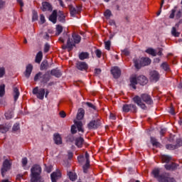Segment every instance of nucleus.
<instances>
[{"mask_svg": "<svg viewBox=\"0 0 182 182\" xmlns=\"http://www.w3.org/2000/svg\"><path fill=\"white\" fill-rule=\"evenodd\" d=\"M72 38L73 39H70V37L68 33L64 34L63 37H60L59 41L61 43H65V41L67 40V45L64 47V49L68 48V49L72 50V49H73V46H75L76 43H80V41H82V37L76 33H73Z\"/></svg>", "mask_w": 182, "mask_h": 182, "instance_id": "nucleus-1", "label": "nucleus"}, {"mask_svg": "<svg viewBox=\"0 0 182 182\" xmlns=\"http://www.w3.org/2000/svg\"><path fill=\"white\" fill-rule=\"evenodd\" d=\"M132 100L134 103H136L137 106L141 107V109H143V110L147 109L146 105H153V100L151 99V97L149 94H141L139 97V95H136L132 98ZM143 102H144V104Z\"/></svg>", "mask_w": 182, "mask_h": 182, "instance_id": "nucleus-2", "label": "nucleus"}, {"mask_svg": "<svg viewBox=\"0 0 182 182\" xmlns=\"http://www.w3.org/2000/svg\"><path fill=\"white\" fill-rule=\"evenodd\" d=\"M42 168L39 165H34L31 169V182L41 181Z\"/></svg>", "mask_w": 182, "mask_h": 182, "instance_id": "nucleus-3", "label": "nucleus"}, {"mask_svg": "<svg viewBox=\"0 0 182 182\" xmlns=\"http://www.w3.org/2000/svg\"><path fill=\"white\" fill-rule=\"evenodd\" d=\"M38 80H41V83H48L50 80V75L46 73L44 75L42 73L39 72L34 77V81L38 82Z\"/></svg>", "mask_w": 182, "mask_h": 182, "instance_id": "nucleus-4", "label": "nucleus"}, {"mask_svg": "<svg viewBox=\"0 0 182 182\" xmlns=\"http://www.w3.org/2000/svg\"><path fill=\"white\" fill-rule=\"evenodd\" d=\"M89 157H90L89 153L87 152H85V157L83 155H80L77 157V160L79 163H83V161H85V159H86V163L83 166L84 173H87V168H89V167L90 166V161L89 160Z\"/></svg>", "mask_w": 182, "mask_h": 182, "instance_id": "nucleus-5", "label": "nucleus"}, {"mask_svg": "<svg viewBox=\"0 0 182 182\" xmlns=\"http://www.w3.org/2000/svg\"><path fill=\"white\" fill-rule=\"evenodd\" d=\"M134 63L136 69H140L141 66H149L151 63V60L149 58H142L139 63L137 59H134Z\"/></svg>", "mask_w": 182, "mask_h": 182, "instance_id": "nucleus-6", "label": "nucleus"}, {"mask_svg": "<svg viewBox=\"0 0 182 182\" xmlns=\"http://www.w3.org/2000/svg\"><path fill=\"white\" fill-rule=\"evenodd\" d=\"M122 112L124 113H137V107L134 104H124L122 106Z\"/></svg>", "mask_w": 182, "mask_h": 182, "instance_id": "nucleus-7", "label": "nucleus"}, {"mask_svg": "<svg viewBox=\"0 0 182 182\" xmlns=\"http://www.w3.org/2000/svg\"><path fill=\"white\" fill-rule=\"evenodd\" d=\"M33 95H36L40 100H43V97H45V89H39V87H36L33 90Z\"/></svg>", "mask_w": 182, "mask_h": 182, "instance_id": "nucleus-8", "label": "nucleus"}, {"mask_svg": "<svg viewBox=\"0 0 182 182\" xmlns=\"http://www.w3.org/2000/svg\"><path fill=\"white\" fill-rule=\"evenodd\" d=\"M102 122H100V119H97L96 120H92L87 124V127L90 130L97 129L100 127Z\"/></svg>", "mask_w": 182, "mask_h": 182, "instance_id": "nucleus-9", "label": "nucleus"}, {"mask_svg": "<svg viewBox=\"0 0 182 182\" xmlns=\"http://www.w3.org/2000/svg\"><path fill=\"white\" fill-rule=\"evenodd\" d=\"M11 169V162L8 159H6L3 163V166L1 168V175L2 177H5V173L8 170Z\"/></svg>", "mask_w": 182, "mask_h": 182, "instance_id": "nucleus-10", "label": "nucleus"}, {"mask_svg": "<svg viewBox=\"0 0 182 182\" xmlns=\"http://www.w3.org/2000/svg\"><path fill=\"white\" fill-rule=\"evenodd\" d=\"M52 182H56L62 177L60 170L58 169L56 171L53 172L50 175Z\"/></svg>", "mask_w": 182, "mask_h": 182, "instance_id": "nucleus-11", "label": "nucleus"}, {"mask_svg": "<svg viewBox=\"0 0 182 182\" xmlns=\"http://www.w3.org/2000/svg\"><path fill=\"white\" fill-rule=\"evenodd\" d=\"M111 73L114 79H119L122 75V70L118 67H114L111 69Z\"/></svg>", "mask_w": 182, "mask_h": 182, "instance_id": "nucleus-12", "label": "nucleus"}, {"mask_svg": "<svg viewBox=\"0 0 182 182\" xmlns=\"http://www.w3.org/2000/svg\"><path fill=\"white\" fill-rule=\"evenodd\" d=\"M76 67H77V69H78V70H82V71L87 70V69H89V65H87V63L82 61L77 62L76 64Z\"/></svg>", "mask_w": 182, "mask_h": 182, "instance_id": "nucleus-13", "label": "nucleus"}, {"mask_svg": "<svg viewBox=\"0 0 182 182\" xmlns=\"http://www.w3.org/2000/svg\"><path fill=\"white\" fill-rule=\"evenodd\" d=\"M150 79L154 82H157L159 79H160V74H159V72L156 70L151 71Z\"/></svg>", "mask_w": 182, "mask_h": 182, "instance_id": "nucleus-14", "label": "nucleus"}, {"mask_svg": "<svg viewBox=\"0 0 182 182\" xmlns=\"http://www.w3.org/2000/svg\"><path fill=\"white\" fill-rule=\"evenodd\" d=\"M179 26H180V23H177L175 25V27H172V29H171L172 36H175V38H178V36H180V32L177 31V29H178Z\"/></svg>", "mask_w": 182, "mask_h": 182, "instance_id": "nucleus-15", "label": "nucleus"}, {"mask_svg": "<svg viewBox=\"0 0 182 182\" xmlns=\"http://www.w3.org/2000/svg\"><path fill=\"white\" fill-rule=\"evenodd\" d=\"M41 9L43 12H46V11H52V6L47 1H43L42 3Z\"/></svg>", "mask_w": 182, "mask_h": 182, "instance_id": "nucleus-16", "label": "nucleus"}, {"mask_svg": "<svg viewBox=\"0 0 182 182\" xmlns=\"http://www.w3.org/2000/svg\"><path fill=\"white\" fill-rule=\"evenodd\" d=\"M137 82L139 85L144 86V85L147 84V77L144 75H140L137 77Z\"/></svg>", "mask_w": 182, "mask_h": 182, "instance_id": "nucleus-17", "label": "nucleus"}, {"mask_svg": "<svg viewBox=\"0 0 182 182\" xmlns=\"http://www.w3.org/2000/svg\"><path fill=\"white\" fill-rule=\"evenodd\" d=\"M83 143H85V139H83L82 137H78L75 139V146H77L78 149H82Z\"/></svg>", "mask_w": 182, "mask_h": 182, "instance_id": "nucleus-18", "label": "nucleus"}, {"mask_svg": "<svg viewBox=\"0 0 182 182\" xmlns=\"http://www.w3.org/2000/svg\"><path fill=\"white\" fill-rule=\"evenodd\" d=\"M56 19H58V11L54 10L49 17V21L53 22V23H56Z\"/></svg>", "mask_w": 182, "mask_h": 182, "instance_id": "nucleus-19", "label": "nucleus"}, {"mask_svg": "<svg viewBox=\"0 0 182 182\" xmlns=\"http://www.w3.org/2000/svg\"><path fill=\"white\" fill-rule=\"evenodd\" d=\"M33 69V66H32L31 64H28L26 66V72H25V76L26 77H29L31 76V74L32 73V70Z\"/></svg>", "mask_w": 182, "mask_h": 182, "instance_id": "nucleus-20", "label": "nucleus"}, {"mask_svg": "<svg viewBox=\"0 0 182 182\" xmlns=\"http://www.w3.org/2000/svg\"><path fill=\"white\" fill-rule=\"evenodd\" d=\"M9 129H11V127L8 126L6 124H0V133L5 134Z\"/></svg>", "mask_w": 182, "mask_h": 182, "instance_id": "nucleus-21", "label": "nucleus"}, {"mask_svg": "<svg viewBox=\"0 0 182 182\" xmlns=\"http://www.w3.org/2000/svg\"><path fill=\"white\" fill-rule=\"evenodd\" d=\"M50 75H52V76H55V77H60V76H62V73L60 72V70L56 68L50 71Z\"/></svg>", "mask_w": 182, "mask_h": 182, "instance_id": "nucleus-22", "label": "nucleus"}, {"mask_svg": "<svg viewBox=\"0 0 182 182\" xmlns=\"http://www.w3.org/2000/svg\"><path fill=\"white\" fill-rule=\"evenodd\" d=\"M83 117H85V109H83V108H80L78 109V112L77 114V119L82 120Z\"/></svg>", "mask_w": 182, "mask_h": 182, "instance_id": "nucleus-23", "label": "nucleus"}, {"mask_svg": "<svg viewBox=\"0 0 182 182\" xmlns=\"http://www.w3.org/2000/svg\"><path fill=\"white\" fill-rule=\"evenodd\" d=\"M74 123L77 126L78 132H81V133H83L85 132L83 130V128H82L83 126L82 121H74Z\"/></svg>", "mask_w": 182, "mask_h": 182, "instance_id": "nucleus-24", "label": "nucleus"}, {"mask_svg": "<svg viewBox=\"0 0 182 182\" xmlns=\"http://www.w3.org/2000/svg\"><path fill=\"white\" fill-rule=\"evenodd\" d=\"M69 9L71 16H75V15H77V14H79V9L73 7V6H69Z\"/></svg>", "mask_w": 182, "mask_h": 182, "instance_id": "nucleus-25", "label": "nucleus"}, {"mask_svg": "<svg viewBox=\"0 0 182 182\" xmlns=\"http://www.w3.org/2000/svg\"><path fill=\"white\" fill-rule=\"evenodd\" d=\"M137 83H139L137 82V77H132L130 78V86H132L133 89L136 90V85H137Z\"/></svg>", "mask_w": 182, "mask_h": 182, "instance_id": "nucleus-26", "label": "nucleus"}, {"mask_svg": "<svg viewBox=\"0 0 182 182\" xmlns=\"http://www.w3.org/2000/svg\"><path fill=\"white\" fill-rule=\"evenodd\" d=\"M177 167H178V165L176 163H171L170 164L165 165V168L166 170H176Z\"/></svg>", "mask_w": 182, "mask_h": 182, "instance_id": "nucleus-27", "label": "nucleus"}, {"mask_svg": "<svg viewBox=\"0 0 182 182\" xmlns=\"http://www.w3.org/2000/svg\"><path fill=\"white\" fill-rule=\"evenodd\" d=\"M54 141L55 144H62V137L59 134H54Z\"/></svg>", "mask_w": 182, "mask_h": 182, "instance_id": "nucleus-28", "label": "nucleus"}, {"mask_svg": "<svg viewBox=\"0 0 182 182\" xmlns=\"http://www.w3.org/2000/svg\"><path fill=\"white\" fill-rule=\"evenodd\" d=\"M43 58V54L42 53V51L38 52L36 56V63H41Z\"/></svg>", "mask_w": 182, "mask_h": 182, "instance_id": "nucleus-29", "label": "nucleus"}, {"mask_svg": "<svg viewBox=\"0 0 182 182\" xmlns=\"http://www.w3.org/2000/svg\"><path fill=\"white\" fill-rule=\"evenodd\" d=\"M79 59H80V60H85V59H89V53L82 52V53H80Z\"/></svg>", "mask_w": 182, "mask_h": 182, "instance_id": "nucleus-30", "label": "nucleus"}, {"mask_svg": "<svg viewBox=\"0 0 182 182\" xmlns=\"http://www.w3.org/2000/svg\"><path fill=\"white\" fill-rule=\"evenodd\" d=\"M167 174L168 173H164L160 175V177L158 178L159 182H166L167 181Z\"/></svg>", "mask_w": 182, "mask_h": 182, "instance_id": "nucleus-31", "label": "nucleus"}, {"mask_svg": "<svg viewBox=\"0 0 182 182\" xmlns=\"http://www.w3.org/2000/svg\"><path fill=\"white\" fill-rule=\"evenodd\" d=\"M152 174L156 180H159V178L160 177V169L159 168H155L152 171Z\"/></svg>", "mask_w": 182, "mask_h": 182, "instance_id": "nucleus-32", "label": "nucleus"}, {"mask_svg": "<svg viewBox=\"0 0 182 182\" xmlns=\"http://www.w3.org/2000/svg\"><path fill=\"white\" fill-rule=\"evenodd\" d=\"M19 95L20 93L18 87H14V97L15 102L18 100V98L19 97Z\"/></svg>", "mask_w": 182, "mask_h": 182, "instance_id": "nucleus-33", "label": "nucleus"}, {"mask_svg": "<svg viewBox=\"0 0 182 182\" xmlns=\"http://www.w3.org/2000/svg\"><path fill=\"white\" fill-rule=\"evenodd\" d=\"M68 176L70 180H71V181H75L76 180V178H77V176H76V173H75L73 172H69L68 173Z\"/></svg>", "mask_w": 182, "mask_h": 182, "instance_id": "nucleus-34", "label": "nucleus"}, {"mask_svg": "<svg viewBox=\"0 0 182 182\" xmlns=\"http://www.w3.org/2000/svg\"><path fill=\"white\" fill-rule=\"evenodd\" d=\"M161 68H162V69H164V70H165L166 72H169L170 70V65H168V63H167L166 62L163 63L161 65Z\"/></svg>", "mask_w": 182, "mask_h": 182, "instance_id": "nucleus-35", "label": "nucleus"}, {"mask_svg": "<svg viewBox=\"0 0 182 182\" xmlns=\"http://www.w3.org/2000/svg\"><path fill=\"white\" fill-rule=\"evenodd\" d=\"M161 159L164 163H170L171 161V156L167 155L162 156Z\"/></svg>", "mask_w": 182, "mask_h": 182, "instance_id": "nucleus-36", "label": "nucleus"}, {"mask_svg": "<svg viewBox=\"0 0 182 182\" xmlns=\"http://www.w3.org/2000/svg\"><path fill=\"white\" fill-rule=\"evenodd\" d=\"M151 142L153 146H155L156 147H160L161 144L159 141H157V139L154 137H151Z\"/></svg>", "mask_w": 182, "mask_h": 182, "instance_id": "nucleus-37", "label": "nucleus"}, {"mask_svg": "<svg viewBox=\"0 0 182 182\" xmlns=\"http://www.w3.org/2000/svg\"><path fill=\"white\" fill-rule=\"evenodd\" d=\"M146 53H149V55H151V56H156L157 53H156V50L153 48H148L146 50Z\"/></svg>", "mask_w": 182, "mask_h": 182, "instance_id": "nucleus-38", "label": "nucleus"}, {"mask_svg": "<svg viewBox=\"0 0 182 182\" xmlns=\"http://www.w3.org/2000/svg\"><path fill=\"white\" fill-rule=\"evenodd\" d=\"M165 182H177V181H176V178H174L173 176H171V175H170V173H168L166 181Z\"/></svg>", "mask_w": 182, "mask_h": 182, "instance_id": "nucleus-39", "label": "nucleus"}, {"mask_svg": "<svg viewBox=\"0 0 182 182\" xmlns=\"http://www.w3.org/2000/svg\"><path fill=\"white\" fill-rule=\"evenodd\" d=\"M63 32V27L60 25H58L56 26V33L55 35H59L60 33H62Z\"/></svg>", "mask_w": 182, "mask_h": 182, "instance_id": "nucleus-40", "label": "nucleus"}, {"mask_svg": "<svg viewBox=\"0 0 182 182\" xmlns=\"http://www.w3.org/2000/svg\"><path fill=\"white\" fill-rule=\"evenodd\" d=\"M32 21L33 22L35 21H38V12L35 10L32 11Z\"/></svg>", "mask_w": 182, "mask_h": 182, "instance_id": "nucleus-41", "label": "nucleus"}, {"mask_svg": "<svg viewBox=\"0 0 182 182\" xmlns=\"http://www.w3.org/2000/svg\"><path fill=\"white\" fill-rule=\"evenodd\" d=\"M5 95V85H0V97H2Z\"/></svg>", "mask_w": 182, "mask_h": 182, "instance_id": "nucleus-42", "label": "nucleus"}, {"mask_svg": "<svg viewBox=\"0 0 182 182\" xmlns=\"http://www.w3.org/2000/svg\"><path fill=\"white\" fill-rule=\"evenodd\" d=\"M166 149L167 150H176V149H177V146H176V145H173V144H166Z\"/></svg>", "mask_w": 182, "mask_h": 182, "instance_id": "nucleus-43", "label": "nucleus"}, {"mask_svg": "<svg viewBox=\"0 0 182 182\" xmlns=\"http://www.w3.org/2000/svg\"><path fill=\"white\" fill-rule=\"evenodd\" d=\"M112 45V43L110 42V41H107L105 42V49L107 50H110V46Z\"/></svg>", "mask_w": 182, "mask_h": 182, "instance_id": "nucleus-44", "label": "nucleus"}, {"mask_svg": "<svg viewBox=\"0 0 182 182\" xmlns=\"http://www.w3.org/2000/svg\"><path fill=\"white\" fill-rule=\"evenodd\" d=\"M65 18L66 17L65 16V15L63 13H60V14L58 16V21H60V22L63 23L65 21Z\"/></svg>", "mask_w": 182, "mask_h": 182, "instance_id": "nucleus-45", "label": "nucleus"}, {"mask_svg": "<svg viewBox=\"0 0 182 182\" xmlns=\"http://www.w3.org/2000/svg\"><path fill=\"white\" fill-rule=\"evenodd\" d=\"M41 70H45V69H48V62H43L41 65Z\"/></svg>", "mask_w": 182, "mask_h": 182, "instance_id": "nucleus-46", "label": "nucleus"}, {"mask_svg": "<svg viewBox=\"0 0 182 182\" xmlns=\"http://www.w3.org/2000/svg\"><path fill=\"white\" fill-rule=\"evenodd\" d=\"M50 49V45H49V43H46L44 46V53H48Z\"/></svg>", "mask_w": 182, "mask_h": 182, "instance_id": "nucleus-47", "label": "nucleus"}, {"mask_svg": "<svg viewBox=\"0 0 182 182\" xmlns=\"http://www.w3.org/2000/svg\"><path fill=\"white\" fill-rule=\"evenodd\" d=\"M95 53L97 58H102V50H100V49H97L95 51Z\"/></svg>", "mask_w": 182, "mask_h": 182, "instance_id": "nucleus-48", "label": "nucleus"}, {"mask_svg": "<svg viewBox=\"0 0 182 182\" xmlns=\"http://www.w3.org/2000/svg\"><path fill=\"white\" fill-rule=\"evenodd\" d=\"M176 7L171 10V13L169 16L170 19L174 18V16L176 15Z\"/></svg>", "mask_w": 182, "mask_h": 182, "instance_id": "nucleus-49", "label": "nucleus"}, {"mask_svg": "<svg viewBox=\"0 0 182 182\" xmlns=\"http://www.w3.org/2000/svg\"><path fill=\"white\" fill-rule=\"evenodd\" d=\"M104 15L106 18H110V16H112V11H110V10H107L104 13Z\"/></svg>", "mask_w": 182, "mask_h": 182, "instance_id": "nucleus-50", "label": "nucleus"}, {"mask_svg": "<svg viewBox=\"0 0 182 182\" xmlns=\"http://www.w3.org/2000/svg\"><path fill=\"white\" fill-rule=\"evenodd\" d=\"M176 149H178V147H181L182 146V140L181 139H177L176 140V144L175 145Z\"/></svg>", "mask_w": 182, "mask_h": 182, "instance_id": "nucleus-51", "label": "nucleus"}, {"mask_svg": "<svg viewBox=\"0 0 182 182\" xmlns=\"http://www.w3.org/2000/svg\"><path fill=\"white\" fill-rule=\"evenodd\" d=\"M4 75H5V68H0V77H4Z\"/></svg>", "mask_w": 182, "mask_h": 182, "instance_id": "nucleus-52", "label": "nucleus"}, {"mask_svg": "<svg viewBox=\"0 0 182 182\" xmlns=\"http://www.w3.org/2000/svg\"><path fill=\"white\" fill-rule=\"evenodd\" d=\"M21 163H22L23 167H25V166H26V164H28V159L27 158H23L22 161H21Z\"/></svg>", "mask_w": 182, "mask_h": 182, "instance_id": "nucleus-53", "label": "nucleus"}, {"mask_svg": "<svg viewBox=\"0 0 182 182\" xmlns=\"http://www.w3.org/2000/svg\"><path fill=\"white\" fill-rule=\"evenodd\" d=\"M86 105H87V106H88V107L93 109V110H96V106H95L93 104H92L90 102H86Z\"/></svg>", "mask_w": 182, "mask_h": 182, "instance_id": "nucleus-54", "label": "nucleus"}, {"mask_svg": "<svg viewBox=\"0 0 182 182\" xmlns=\"http://www.w3.org/2000/svg\"><path fill=\"white\" fill-rule=\"evenodd\" d=\"M122 55H125V56H129V55H130V52L129 51L128 49H124L122 50Z\"/></svg>", "mask_w": 182, "mask_h": 182, "instance_id": "nucleus-55", "label": "nucleus"}, {"mask_svg": "<svg viewBox=\"0 0 182 182\" xmlns=\"http://www.w3.org/2000/svg\"><path fill=\"white\" fill-rule=\"evenodd\" d=\"M53 168V166H52L51 165H50L48 166H46V171L47 173H50L52 171Z\"/></svg>", "mask_w": 182, "mask_h": 182, "instance_id": "nucleus-56", "label": "nucleus"}, {"mask_svg": "<svg viewBox=\"0 0 182 182\" xmlns=\"http://www.w3.org/2000/svg\"><path fill=\"white\" fill-rule=\"evenodd\" d=\"M18 130H19V124H15L13 126V131L14 132H18Z\"/></svg>", "mask_w": 182, "mask_h": 182, "instance_id": "nucleus-57", "label": "nucleus"}, {"mask_svg": "<svg viewBox=\"0 0 182 182\" xmlns=\"http://www.w3.org/2000/svg\"><path fill=\"white\" fill-rule=\"evenodd\" d=\"M76 126H75V125H73L72 127H71V133H72V134H76Z\"/></svg>", "mask_w": 182, "mask_h": 182, "instance_id": "nucleus-58", "label": "nucleus"}, {"mask_svg": "<svg viewBox=\"0 0 182 182\" xmlns=\"http://www.w3.org/2000/svg\"><path fill=\"white\" fill-rule=\"evenodd\" d=\"M40 21L41 23H45L46 20H45V16H43V14L40 15Z\"/></svg>", "mask_w": 182, "mask_h": 182, "instance_id": "nucleus-59", "label": "nucleus"}, {"mask_svg": "<svg viewBox=\"0 0 182 182\" xmlns=\"http://www.w3.org/2000/svg\"><path fill=\"white\" fill-rule=\"evenodd\" d=\"M163 5H164V0H161L160 11L157 13V16L161 14V8H163Z\"/></svg>", "mask_w": 182, "mask_h": 182, "instance_id": "nucleus-60", "label": "nucleus"}, {"mask_svg": "<svg viewBox=\"0 0 182 182\" xmlns=\"http://www.w3.org/2000/svg\"><path fill=\"white\" fill-rule=\"evenodd\" d=\"M59 114L63 119H65V117H66V112L64 111H60Z\"/></svg>", "mask_w": 182, "mask_h": 182, "instance_id": "nucleus-61", "label": "nucleus"}, {"mask_svg": "<svg viewBox=\"0 0 182 182\" xmlns=\"http://www.w3.org/2000/svg\"><path fill=\"white\" fill-rule=\"evenodd\" d=\"M167 132V129H161L160 131V134L161 136H163L164 134H166V132Z\"/></svg>", "mask_w": 182, "mask_h": 182, "instance_id": "nucleus-62", "label": "nucleus"}, {"mask_svg": "<svg viewBox=\"0 0 182 182\" xmlns=\"http://www.w3.org/2000/svg\"><path fill=\"white\" fill-rule=\"evenodd\" d=\"M50 38V36H49L48 33H46V35L43 36V38L46 39V41H49Z\"/></svg>", "mask_w": 182, "mask_h": 182, "instance_id": "nucleus-63", "label": "nucleus"}, {"mask_svg": "<svg viewBox=\"0 0 182 182\" xmlns=\"http://www.w3.org/2000/svg\"><path fill=\"white\" fill-rule=\"evenodd\" d=\"M177 19H180L181 18V11H178L176 15Z\"/></svg>", "mask_w": 182, "mask_h": 182, "instance_id": "nucleus-64", "label": "nucleus"}]
</instances>
